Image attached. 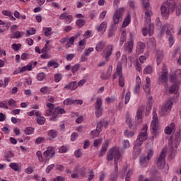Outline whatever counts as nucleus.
I'll return each instance as SVG.
<instances>
[{
  "label": "nucleus",
  "mask_w": 181,
  "mask_h": 181,
  "mask_svg": "<svg viewBox=\"0 0 181 181\" xmlns=\"http://www.w3.org/2000/svg\"><path fill=\"white\" fill-rule=\"evenodd\" d=\"M13 156H14L13 153L11 151H8V152H6L4 158L7 162H11V158H13Z\"/></svg>",
  "instance_id": "34"
},
{
  "label": "nucleus",
  "mask_w": 181,
  "mask_h": 181,
  "mask_svg": "<svg viewBox=\"0 0 181 181\" xmlns=\"http://www.w3.org/2000/svg\"><path fill=\"white\" fill-rule=\"evenodd\" d=\"M45 35L47 36V37L52 36V28H45Z\"/></svg>",
  "instance_id": "49"
},
{
  "label": "nucleus",
  "mask_w": 181,
  "mask_h": 181,
  "mask_svg": "<svg viewBox=\"0 0 181 181\" xmlns=\"http://www.w3.org/2000/svg\"><path fill=\"white\" fill-rule=\"evenodd\" d=\"M10 168L15 170V172H19V165L15 163H11L9 165Z\"/></svg>",
  "instance_id": "39"
},
{
  "label": "nucleus",
  "mask_w": 181,
  "mask_h": 181,
  "mask_svg": "<svg viewBox=\"0 0 181 181\" xmlns=\"http://www.w3.org/2000/svg\"><path fill=\"white\" fill-rule=\"evenodd\" d=\"M68 17L67 13H63L59 16V19L62 21L63 19H67Z\"/></svg>",
  "instance_id": "64"
},
{
  "label": "nucleus",
  "mask_w": 181,
  "mask_h": 181,
  "mask_svg": "<svg viewBox=\"0 0 181 181\" xmlns=\"http://www.w3.org/2000/svg\"><path fill=\"white\" fill-rule=\"evenodd\" d=\"M129 23H131V16L128 15L127 18H124L122 28H127Z\"/></svg>",
  "instance_id": "28"
},
{
  "label": "nucleus",
  "mask_w": 181,
  "mask_h": 181,
  "mask_svg": "<svg viewBox=\"0 0 181 181\" xmlns=\"http://www.w3.org/2000/svg\"><path fill=\"white\" fill-rule=\"evenodd\" d=\"M104 46H105V45L104 44V42H99L95 47V49L97 52H101V50H103V49H104Z\"/></svg>",
  "instance_id": "31"
},
{
  "label": "nucleus",
  "mask_w": 181,
  "mask_h": 181,
  "mask_svg": "<svg viewBox=\"0 0 181 181\" xmlns=\"http://www.w3.org/2000/svg\"><path fill=\"white\" fill-rule=\"evenodd\" d=\"M108 145H109L108 140H105L102 146V149L99 152V155H98L99 158H101V156H104V155L105 154V152H107V149H108Z\"/></svg>",
  "instance_id": "19"
},
{
  "label": "nucleus",
  "mask_w": 181,
  "mask_h": 181,
  "mask_svg": "<svg viewBox=\"0 0 181 181\" xmlns=\"http://www.w3.org/2000/svg\"><path fill=\"white\" fill-rule=\"evenodd\" d=\"M69 151V148L64 146L60 147L59 152L60 153H66Z\"/></svg>",
  "instance_id": "57"
},
{
  "label": "nucleus",
  "mask_w": 181,
  "mask_h": 181,
  "mask_svg": "<svg viewBox=\"0 0 181 181\" xmlns=\"http://www.w3.org/2000/svg\"><path fill=\"white\" fill-rule=\"evenodd\" d=\"M124 12H125V8H119L117 9L113 15V24L110 25L109 30L115 32L116 29L118 28V23L122 22V16H124Z\"/></svg>",
  "instance_id": "4"
},
{
  "label": "nucleus",
  "mask_w": 181,
  "mask_h": 181,
  "mask_svg": "<svg viewBox=\"0 0 181 181\" xmlns=\"http://www.w3.org/2000/svg\"><path fill=\"white\" fill-rule=\"evenodd\" d=\"M101 132V129L98 130V129L93 130L91 134H93V138H98L100 136V133Z\"/></svg>",
  "instance_id": "40"
},
{
  "label": "nucleus",
  "mask_w": 181,
  "mask_h": 181,
  "mask_svg": "<svg viewBox=\"0 0 181 181\" xmlns=\"http://www.w3.org/2000/svg\"><path fill=\"white\" fill-rule=\"evenodd\" d=\"M136 132V130L134 129H132V131H128V130H125L124 131V135H126V136H134L135 135V132Z\"/></svg>",
  "instance_id": "37"
},
{
  "label": "nucleus",
  "mask_w": 181,
  "mask_h": 181,
  "mask_svg": "<svg viewBox=\"0 0 181 181\" xmlns=\"http://www.w3.org/2000/svg\"><path fill=\"white\" fill-rule=\"evenodd\" d=\"M45 158H54V155H56V151L54 148L52 146L47 147V151L44 152Z\"/></svg>",
  "instance_id": "15"
},
{
  "label": "nucleus",
  "mask_w": 181,
  "mask_h": 181,
  "mask_svg": "<svg viewBox=\"0 0 181 181\" xmlns=\"http://www.w3.org/2000/svg\"><path fill=\"white\" fill-rule=\"evenodd\" d=\"M36 154H37V156L40 162H43V157L42 156V151H37Z\"/></svg>",
  "instance_id": "59"
},
{
  "label": "nucleus",
  "mask_w": 181,
  "mask_h": 181,
  "mask_svg": "<svg viewBox=\"0 0 181 181\" xmlns=\"http://www.w3.org/2000/svg\"><path fill=\"white\" fill-rule=\"evenodd\" d=\"M43 141H45V137H38L35 140V144H37V145H40V144H42Z\"/></svg>",
  "instance_id": "60"
},
{
  "label": "nucleus",
  "mask_w": 181,
  "mask_h": 181,
  "mask_svg": "<svg viewBox=\"0 0 181 181\" xmlns=\"http://www.w3.org/2000/svg\"><path fill=\"white\" fill-rule=\"evenodd\" d=\"M151 129H152V138L155 139L156 138V134L159 129V124H158V115L156 114V108L153 109V120L151 122Z\"/></svg>",
  "instance_id": "5"
},
{
  "label": "nucleus",
  "mask_w": 181,
  "mask_h": 181,
  "mask_svg": "<svg viewBox=\"0 0 181 181\" xmlns=\"http://www.w3.org/2000/svg\"><path fill=\"white\" fill-rule=\"evenodd\" d=\"M168 76H169V74L168 73V71H163L161 74V77L160 78V80H161V81L164 83H163L164 87L166 90L169 88V86L168 85Z\"/></svg>",
  "instance_id": "17"
},
{
  "label": "nucleus",
  "mask_w": 181,
  "mask_h": 181,
  "mask_svg": "<svg viewBox=\"0 0 181 181\" xmlns=\"http://www.w3.org/2000/svg\"><path fill=\"white\" fill-rule=\"evenodd\" d=\"M96 29L98 32H103L104 33L107 29V22H103Z\"/></svg>",
  "instance_id": "23"
},
{
  "label": "nucleus",
  "mask_w": 181,
  "mask_h": 181,
  "mask_svg": "<svg viewBox=\"0 0 181 181\" xmlns=\"http://www.w3.org/2000/svg\"><path fill=\"white\" fill-rule=\"evenodd\" d=\"M172 107H173V100L170 99L167 100L161 107V112H168V111H170L172 110Z\"/></svg>",
  "instance_id": "11"
},
{
  "label": "nucleus",
  "mask_w": 181,
  "mask_h": 181,
  "mask_svg": "<svg viewBox=\"0 0 181 181\" xmlns=\"http://www.w3.org/2000/svg\"><path fill=\"white\" fill-rule=\"evenodd\" d=\"M153 156V151L149 150L147 153V156H141L140 157V165L143 167L145 168V166H148V163L149 160H151V158Z\"/></svg>",
  "instance_id": "9"
},
{
  "label": "nucleus",
  "mask_w": 181,
  "mask_h": 181,
  "mask_svg": "<svg viewBox=\"0 0 181 181\" xmlns=\"http://www.w3.org/2000/svg\"><path fill=\"white\" fill-rule=\"evenodd\" d=\"M121 158V153L119 150L116 148H112L107 154L106 159L107 160H112L115 159V173H118V160Z\"/></svg>",
  "instance_id": "3"
},
{
  "label": "nucleus",
  "mask_w": 181,
  "mask_h": 181,
  "mask_svg": "<svg viewBox=\"0 0 181 181\" xmlns=\"http://www.w3.org/2000/svg\"><path fill=\"white\" fill-rule=\"evenodd\" d=\"M25 135H32L33 132H35V129L32 127H27L24 131Z\"/></svg>",
  "instance_id": "32"
},
{
  "label": "nucleus",
  "mask_w": 181,
  "mask_h": 181,
  "mask_svg": "<svg viewBox=\"0 0 181 181\" xmlns=\"http://www.w3.org/2000/svg\"><path fill=\"white\" fill-rule=\"evenodd\" d=\"M104 122H105L104 119H102L101 120H100V122L97 124L96 129H98V131H100V132H101V131H103V127H104Z\"/></svg>",
  "instance_id": "33"
},
{
  "label": "nucleus",
  "mask_w": 181,
  "mask_h": 181,
  "mask_svg": "<svg viewBox=\"0 0 181 181\" xmlns=\"http://www.w3.org/2000/svg\"><path fill=\"white\" fill-rule=\"evenodd\" d=\"M65 90H76L77 89V81H71L64 86Z\"/></svg>",
  "instance_id": "20"
},
{
  "label": "nucleus",
  "mask_w": 181,
  "mask_h": 181,
  "mask_svg": "<svg viewBox=\"0 0 181 181\" xmlns=\"http://www.w3.org/2000/svg\"><path fill=\"white\" fill-rule=\"evenodd\" d=\"M101 144H103V139H98L94 141L93 146L97 148V146H98L99 145H101Z\"/></svg>",
  "instance_id": "53"
},
{
  "label": "nucleus",
  "mask_w": 181,
  "mask_h": 181,
  "mask_svg": "<svg viewBox=\"0 0 181 181\" xmlns=\"http://www.w3.org/2000/svg\"><path fill=\"white\" fill-rule=\"evenodd\" d=\"M33 67H32V64L25 66L22 67L21 69H20V72L23 73V71H27V70L28 71H30L32 70Z\"/></svg>",
  "instance_id": "36"
},
{
  "label": "nucleus",
  "mask_w": 181,
  "mask_h": 181,
  "mask_svg": "<svg viewBox=\"0 0 181 181\" xmlns=\"http://www.w3.org/2000/svg\"><path fill=\"white\" fill-rule=\"evenodd\" d=\"M47 135L49 138V141H52V139H54V138L57 137V131L56 130H49L47 132Z\"/></svg>",
  "instance_id": "24"
},
{
  "label": "nucleus",
  "mask_w": 181,
  "mask_h": 181,
  "mask_svg": "<svg viewBox=\"0 0 181 181\" xmlns=\"http://www.w3.org/2000/svg\"><path fill=\"white\" fill-rule=\"evenodd\" d=\"M124 46H126L125 50L129 52V53H131V52H132V49H134V42L129 41L128 44H125Z\"/></svg>",
  "instance_id": "27"
},
{
  "label": "nucleus",
  "mask_w": 181,
  "mask_h": 181,
  "mask_svg": "<svg viewBox=\"0 0 181 181\" xmlns=\"http://www.w3.org/2000/svg\"><path fill=\"white\" fill-rule=\"evenodd\" d=\"M148 27H144L142 29L143 35L144 36H148V33H151V31L149 30V25H147Z\"/></svg>",
  "instance_id": "50"
},
{
  "label": "nucleus",
  "mask_w": 181,
  "mask_h": 181,
  "mask_svg": "<svg viewBox=\"0 0 181 181\" xmlns=\"http://www.w3.org/2000/svg\"><path fill=\"white\" fill-rule=\"evenodd\" d=\"M64 105H71L72 104H74V100L67 98L64 101Z\"/></svg>",
  "instance_id": "52"
},
{
  "label": "nucleus",
  "mask_w": 181,
  "mask_h": 181,
  "mask_svg": "<svg viewBox=\"0 0 181 181\" xmlns=\"http://www.w3.org/2000/svg\"><path fill=\"white\" fill-rule=\"evenodd\" d=\"M152 71H153L152 66H146V67L144 69V74H152Z\"/></svg>",
  "instance_id": "42"
},
{
  "label": "nucleus",
  "mask_w": 181,
  "mask_h": 181,
  "mask_svg": "<svg viewBox=\"0 0 181 181\" xmlns=\"http://www.w3.org/2000/svg\"><path fill=\"white\" fill-rule=\"evenodd\" d=\"M116 73L119 74V76H121V74H122V64L121 63H119L117 65Z\"/></svg>",
  "instance_id": "43"
},
{
  "label": "nucleus",
  "mask_w": 181,
  "mask_h": 181,
  "mask_svg": "<svg viewBox=\"0 0 181 181\" xmlns=\"http://www.w3.org/2000/svg\"><path fill=\"white\" fill-rule=\"evenodd\" d=\"M131 98V92H127L126 95H125V100H124V103L128 104L129 103V100Z\"/></svg>",
  "instance_id": "54"
},
{
  "label": "nucleus",
  "mask_w": 181,
  "mask_h": 181,
  "mask_svg": "<svg viewBox=\"0 0 181 181\" xmlns=\"http://www.w3.org/2000/svg\"><path fill=\"white\" fill-rule=\"evenodd\" d=\"M76 24L79 28H83V26H84V25H86V21H84L83 19L79 18L76 21Z\"/></svg>",
  "instance_id": "35"
},
{
  "label": "nucleus",
  "mask_w": 181,
  "mask_h": 181,
  "mask_svg": "<svg viewBox=\"0 0 181 181\" xmlns=\"http://www.w3.org/2000/svg\"><path fill=\"white\" fill-rule=\"evenodd\" d=\"M136 81H137V83L134 87L135 94H138L139 93V90H141V85L139 84V83H141V78H139V76L136 77Z\"/></svg>",
  "instance_id": "26"
},
{
  "label": "nucleus",
  "mask_w": 181,
  "mask_h": 181,
  "mask_svg": "<svg viewBox=\"0 0 181 181\" xmlns=\"http://www.w3.org/2000/svg\"><path fill=\"white\" fill-rule=\"evenodd\" d=\"M36 33V29L31 28L30 30L26 31V36L29 37L30 35H35Z\"/></svg>",
  "instance_id": "44"
},
{
  "label": "nucleus",
  "mask_w": 181,
  "mask_h": 181,
  "mask_svg": "<svg viewBox=\"0 0 181 181\" xmlns=\"http://www.w3.org/2000/svg\"><path fill=\"white\" fill-rule=\"evenodd\" d=\"M142 142L139 139H136V140L134 142V152L136 155H139L141 153V146H142Z\"/></svg>",
  "instance_id": "14"
},
{
  "label": "nucleus",
  "mask_w": 181,
  "mask_h": 181,
  "mask_svg": "<svg viewBox=\"0 0 181 181\" xmlns=\"http://www.w3.org/2000/svg\"><path fill=\"white\" fill-rule=\"evenodd\" d=\"M11 46L15 52H19V50L22 47L21 44H13Z\"/></svg>",
  "instance_id": "45"
},
{
  "label": "nucleus",
  "mask_w": 181,
  "mask_h": 181,
  "mask_svg": "<svg viewBox=\"0 0 181 181\" xmlns=\"http://www.w3.org/2000/svg\"><path fill=\"white\" fill-rule=\"evenodd\" d=\"M102 105H103V100H101V98H98L96 99V105L95 107V110H96L95 115L97 118H100V117L103 115V107H101Z\"/></svg>",
  "instance_id": "10"
},
{
  "label": "nucleus",
  "mask_w": 181,
  "mask_h": 181,
  "mask_svg": "<svg viewBox=\"0 0 181 181\" xmlns=\"http://www.w3.org/2000/svg\"><path fill=\"white\" fill-rule=\"evenodd\" d=\"M80 67H81L80 64H76L71 68L72 73H77V71H78V69H80Z\"/></svg>",
  "instance_id": "48"
},
{
  "label": "nucleus",
  "mask_w": 181,
  "mask_h": 181,
  "mask_svg": "<svg viewBox=\"0 0 181 181\" xmlns=\"http://www.w3.org/2000/svg\"><path fill=\"white\" fill-rule=\"evenodd\" d=\"M77 37H78V35H75L74 37H71V38H69V40L67 42L69 43H70V45H74V40H76V39H77Z\"/></svg>",
  "instance_id": "55"
},
{
  "label": "nucleus",
  "mask_w": 181,
  "mask_h": 181,
  "mask_svg": "<svg viewBox=\"0 0 181 181\" xmlns=\"http://www.w3.org/2000/svg\"><path fill=\"white\" fill-rule=\"evenodd\" d=\"M54 168V164H51V165H48L47 169H46V172L47 173H50V171L52 170V169Z\"/></svg>",
  "instance_id": "62"
},
{
  "label": "nucleus",
  "mask_w": 181,
  "mask_h": 181,
  "mask_svg": "<svg viewBox=\"0 0 181 181\" xmlns=\"http://www.w3.org/2000/svg\"><path fill=\"white\" fill-rule=\"evenodd\" d=\"M63 78V75L62 74H56L54 75V82L55 83H59Z\"/></svg>",
  "instance_id": "46"
},
{
  "label": "nucleus",
  "mask_w": 181,
  "mask_h": 181,
  "mask_svg": "<svg viewBox=\"0 0 181 181\" xmlns=\"http://www.w3.org/2000/svg\"><path fill=\"white\" fill-rule=\"evenodd\" d=\"M165 158H166V150L163 149L158 158L157 159V167L158 169H161V170L165 169Z\"/></svg>",
  "instance_id": "8"
},
{
  "label": "nucleus",
  "mask_w": 181,
  "mask_h": 181,
  "mask_svg": "<svg viewBox=\"0 0 181 181\" xmlns=\"http://www.w3.org/2000/svg\"><path fill=\"white\" fill-rule=\"evenodd\" d=\"M76 158H80L83 153L81 150H76L74 153Z\"/></svg>",
  "instance_id": "63"
},
{
  "label": "nucleus",
  "mask_w": 181,
  "mask_h": 181,
  "mask_svg": "<svg viewBox=\"0 0 181 181\" xmlns=\"http://www.w3.org/2000/svg\"><path fill=\"white\" fill-rule=\"evenodd\" d=\"M145 46H146L145 43L144 42H139L137 44L136 52L137 53H139V54L144 53V50L145 49Z\"/></svg>",
  "instance_id": "22"
},
{
  "label": "nucleus",
  "mask_w": 181,
  "mask_h": 181,
  "mask_svg": "<svg viewBox=\"0 0 181 181\" xmlns=\"http://www.w3.org/2000/svg\"><path fill=\"white\" fill-rule=\"evenodd\" d=\"M144 111V108L140 107L138 109L136 112V118L137 119H142V112Z\"/></svg>",
  "instance_id": "38"
},
{
  "label": "nucleus",
  "mask_w": 181,
  "mask_h": 181,
  "mask_svg": "<svg viewBox=\"0 0 181 181\" xmlns=\"http://www.w3.org/2000/svg\"><path fill=\"white\" fill-rule=\"evenodd\" d=\"M119 87H124L125 86V78L124 75L120 74L119 77Z\"/></svg>",
  "instance_id": "30"
},
{
  "label": "nucleus",
  "mask_w": 181,
  "mask_h": 181,
  "mask_svg": "<svg viewBox=\"0 0 181 181\" xmlns=\"http://www.w3.org/2000/svg\"><path fill=\"white\" fill-rule=\"evenodd\" d=\"M143 131L144 132H140L138 137H137V139L140 140L141 142H145V141H146V139H148V134L146 132V131H148V127L147 126H145L144 128H143Z\"/></svg>",
  "instance_id": "13"
},
{
  "label": "nucleus",
  "mask_w": 181,
  "mask_h": 181,
  "mask_svg": "<svg viewBox=\"0 0 181 181\" xmlns=\"http://www.w3.org/2000/svg\"><path fill=\"white\" fill-rule=\"evenodd\" d=\"M91 52H94V48L93 47H90L88 49H85V56H90V53Z\"/></svg>",
  "instance_id": "56"
},
{
  "label": "nucleus",
  "mask_w": 181,
  "mask_h": 181,
  "mask_svg": "<svg viewBox=\"0 0 181 181\" xmlns=\"http://www.w3.org/2000/svg\"><path fill=\"white\" fill-rule=\"evenodd\" d=\"M177 76L175 74L170 75V81L174 83L169 89L170 94H177L179 91V82L177 81Z\"/></svg>",
  "instance_id": "7"
},
{
  "label": "nucleus",
  "mask_w": 181,
  "mask_h": 181,
  "mask_svg": "<svg viewBox=\"0 0 181 181\" xmlns=\"http://www.w3.org/2000/svg\"><path fill=\"white\" fill-rule=\"evenodd\" d=\"M180 132H178L175 134V137L174 141L170 145V156L175 157V153H176V151H177V146H179V144H180Z\"/></svg>",
  "instance_id": "6"
},
{
  "label": "nucleus",
  "mask_w": 181,
  "mask_h": 181,
  "mask_svg": "<svg viewBox=\"0 0 181 181\" xmlns=\"http://www.w3.org/2000/svg\"><path fill=\"white\" fill-rule=\"evenodd\" d=\"M127 41V31L124 30L122 33V35L120 37V46H122L124 45V42Z\"/></svg>",
  "instance_id": "29"
},
{
  "label": "nucleus",
  "mask_w": 181,
  "mask_h": 181,
  "mask_svg": "<svg viewBox=\"0 0 181 181\" xmlns=\"http://www.w3.org/2000/svg\"><path fill=\"white\" fill-rule=\"evenodd\" d=\"M176 9V2L175 0H167L160 6V13L162 18L166 21L169 18V15L175 12Z\"/></svg>",
  "instance_id": "1"
},
{
  "label": "nucleus",
  "mask_w": 181,
  "mask_h": 181,
  "mask_svg": "<svg viewBox=\"0 0 181 181\" xmlns=\"http://www.w3.org/2000/svg\"><path fill=\"white\" fill-rule=\"evenodd\" d=\"M117 179H118V173H112L110 175V180L117 181Z\"/></svg>",
  "instance_id": "51"
},
{
  "label": "nucleus",
  "mask_w": 181,
  "mask_h": 181,
  "mask_svg": "<svg viewBox=\"0 0 181 181\" xmlns=\"http://www.w3.org/2000/svg\"><path fill=\"white\" fill-rule=\"evenodd\" d=\"M112 50H114V47L112 45H108L105 49H104L103 52L102 53V56H105V59L108 60V57L112 54Z\"/></svg>",
  "instance_id": "16"
},
{
  "label": "nucleus",
  "mask_w": 181,
  "mask_h": 181,
  "mask_svg": "<svg viewBox=\"0 0 181 181\" xmlns=\"http://www.w3.org/2000/svg\"><path fill=\"white\" fill-rule=\"evenodd\" d=\"M172 128H170V127H166L165 129V134H167V135H170V134H172Z\"/></svg>",
  "instance_id": "61"
},
{
  "label": "nucleus",
  "mask_w": 181,
  "mask_h": 181,
  "mask_svg": "<svg viewBox=\"0 0 181 181\" xmlns=\"http://www.w3.org/2000/svg\"><path fill=\"white\" fill-rule=\"evenodd\" d=\"M45 76H46V74L41 72L37 74V78L38 81H43V80H45Z\"/></svg>",
  "instance_id": "41"
},
{
  "label": "nucleus",
  "mask_w": 181,
  "mask_h": 181,
  "mask_svg": "<svg viewBox=\"0 0 181 181\" xmlns=\"http://www.w3.org/2000/svg\"><path fill=\"white\" fill-rule=\"evenodd\" d=\"M46 122V119L44 117H40L37 119V123L39 125H43Z\"/></svg>",
  "instance_id": "47"
},
{
  "label": "nucleus",
  "mask_w": 181,
  "mask_h": 181,
  "mask_svg": "<svg viewBox=\"0 0 181 181\" xmlns=\"http://www.w3.org/2000/svg\"><path fill=\"white\" fill-rule=\"evenodd\" d=\"M59 66H60V64L58 62H56V61H54V60H50L47 63V67L49 69H50V67H53V66H54V69H57V67H59Z\"/></svg>",
  "instance_id": "25"
},
{
  "label": "nucleus",
  "mask_w": 181,
  "mask_h": 181,
  "mask_svg": "<svg viewBox=\"0 0 181 181\" xmlns=\"http://www.w3.org/2000/svg\"><path fill=\"white\" fill-rule=\"evenodd\" d=\"M126 123L127 125H128L129 129H134V131H136V125L132 124V119H131V117H129V113H127Z\"/></svg>",
  "instance_id": "18"
},
{
  "label": "nucleus",
  "mask_w": 181,
  "mask_h": 181,
  "mask_svg": "<svg viewBox=\"0 0 181 181\" xmlns=\"http://www.w3.org/2000/svg\"><path fill=\"white\" fill-rule=\"evenodd\" d=\"M143 9L145 11L146 15V22L147 26H148L150 30V36L153 35V24H151V4H149V0H142Z\"/></svg>",
  "instance_id": "2"
},
{
  "label": "nucleus",
  "mask_w": 181,
  "mask_h": 181,
  "mask_svg": "<svg viewBox=\"0 0 181 181\" xmlns=\"http://www.w3.org/2000/svg\"><path fill=\"white\" fill-rule=\"evenodd\" d=\"M59 114H66V110L63 108H60L59 107H55L53 111V117H50L51 121H56V118L59 117Z\"/></svg>",
  "instance_id": "12"
},
{
  "label": "nucleus",
  "mask_w": 181,
  "mask_h": 181,
  "mask_svg": "<svg viewBox=\"0 0 181 181\" xmlns=\"http://www.w3.org/2000/svg\"><path fill=\"white\" fill-rule=\"evenodd\" d=\"M112 73V68H109L107 69V73H103L101 75V78L102 80H108L111 77V74Z\"/></svg>",
  "instance_id": "21"
},
{
  "label": "nucleus",
  "mask_w": 181,
  "mask_h": 181,
  "mask_svg": "<svg viewBox=\"0 0 181 181\" xmlns=\"http://www.w3.org/2000/svg\"><path fill=\"white\" fill-rule=\"evenodd\" d=\"M131 175H132V170H129L127 172V175H126V179H125L126 181H131V180L129 178V177H131Z\"/></svg>",
  "instance_id": "58"
}]
</instances>
